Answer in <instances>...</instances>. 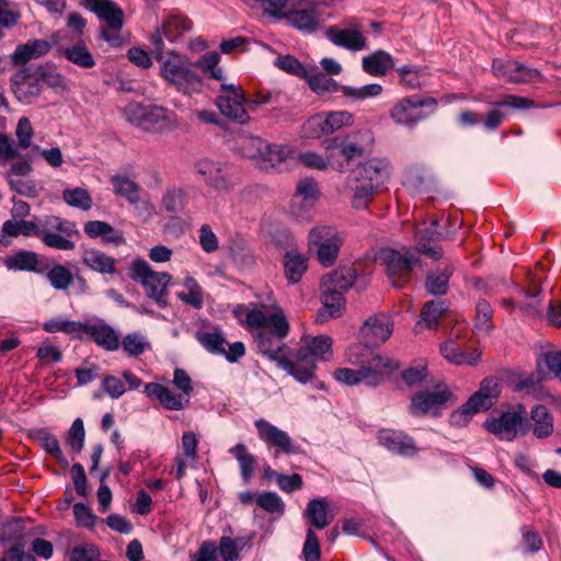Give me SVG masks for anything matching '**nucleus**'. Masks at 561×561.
Here are the masks:
<instances>
[{"instance_id": "obj_1", "label": "nucleus", "mask_w": 561, "mask_h": 561, "mask_svg": "<svg viewBox=\"0 0 561 561\" xmlns=\"http://www.w3.org/2000/svg\"><path fill=\"white\" fill-rule=\"evenodd\" d=\"M233 314L248 329H257L255 342L261 354L291 375L294 362L287 357L283 340L290 325L283 308L277 304L238 305Z\"/></svg>"}, {"instance_id": "obj_2", "label": "nucleus", "mask_w": 561, "mask_h": 561, "mask_svg": "<svg viewBox=\"0 0 561 561\" xmlns=\"http://www.w3.org/2000/svg\"><path fill=\"white\" fill-rule=\"evenodd\" d=\"M391 175V164L382 158H371L360 162L352 171L355 207H365L367 202L379 193Z\"/></svg>"}, {"instance_id": "obj_3", "label": "nucleus", "mask_w": 561, "mask_h": 561, "mask_svg": "<svg viewBox=\"0 0 561 561\" xmlns=\"http://www.w3.org/2000/svg\"><path fill=\"white\" fill-rule=\"evenodd\" d=\"M374 141V133L367 128L327 139L324 149L329 154L331 168L343 172L353 159L368 151Z\"/></svg>"}, {"instance_id": "obj_4", "label": "nucleus", "mask_w": 561, "mask_h": 561, "mask_svg": "<svg viewBox=\"0 0 561 561\" xmlns=\"http://www.w3.org/2000/svg\"><path fill=\"white\" fill-rule=\"evenodd\" d=\"M123 115L129 124L151 133L170 131L179 125L175 112L160 105L130 102L123 108Z\"/></svg>"}, {"instance_id": "obj_5", "label": "nucleus", "mask_w": 561, "mask_h": 561, "mask_svg": "<svg viewBox=\"0 0 561 561\" xmlns=\"http://www.w3.org/2000/svg\"><path fill=\"white\" fill-rule=\"evenodd\" d=\"M350 362L359 366L366 379V385L376 387L383 382L394 370L399 363L393 358L375 353L366 346H354L348 351Z\"/></svg>"}, {"instance_id": "obj_6", "label": "nucleus", "mask_w": 561, "mask_h": 561, "mask_svg": "<svg viewBox=\"0 0 561 561\" xmlns=\"http://www.w3.org/2000/svg\"><path fill=\"white\" fill-rule=\"evenodd\" d=\"M161 65V76L170 84L174 85L183 94L191 95L198 92L202 88V78L194 71L188 59L174 51L163 55Z\"/></svg>"}, {"instance_id": "obj_7", "label": "nucleus", "mask_w": 561, "mask_h": 561, "mask_svg": "<svg viewBox=\"0 0 561 561\" xmlns=\"http://www.w3.org/2000/svg\"><path fill=\"white\" fill-rule=\"evenodd\" d=\"M332 355V339L318 335L301 346L294 362L291 375L297 381L307 383L314 377L316 360L328 359Z\"/></svg>"}, {"instance_id": "obj_8", "label": "nucleus", "mask_w": 561, "mask_h": 561, "mask_svg": "<svg viewBox=\"0 0 561 561\" xmlns=\"http://www.w3.org/2000/svg\"><path fill=\"white\" fill-rule=\"evenodd\" d=\"M420 254L415 248H385L378 252L377 261L385 266L392 285L400 288L409 280L413 268L419 264Z\"/></svg>"}, {"instance_id": "obj_9", "label": "nucleus", "mask_w": 561, "mask_h": 561, "mask_svg": "<svg viewBox=\"0 0 561 561\" xmlns=\"http://www.w3.org/2000/svg\"><path fill=\"white\" fill-rule=\"evenodd\" d=\"M356 272L351 267H341L327 274L321 279V296L325 312L330 317L340 316L344 306V293L354 284Z\"/></svg>"}, {"instance_id": "obj_10", "label": "nucleus", "mask_w": 561, "mask_h": 561, "mask_svg": "<svg viewBox=\"0 0 561 561\" xmlns=\"http://www.w3.org/2000/svg\"><path fill=\"white\" fill-rule=\"evenodd\" d=\"M130 278L145 288L147 296L159 307L168 306V287L172 276L167 272H156L145 260H135L130 266Z\"/></svg>"}, {"instance_id": "obj_11", "label": "nucleus", "mask_w": 561, "mask_h": 561, "mask_svg": "<svg viewBox=\"0 0 561 561\" xmlns=\"http://www.w3.org/2000/svg\"><path fill=\"white\" fill-rule=\"evenodd\" d=\"M85 7L94 12L103 23L100 37L113 47L123 44L121 30L124 25L123 10L111 0H84Z\"/></svg>"}, {"instance_id": "obj_12", "label": "nucleus", "mask_w": 561, "mask_h": 561, "mask_svg": "<svg viewBox=\"0 0 561 561\" xmlns=\"http://www.w3.org/2000/svg\"><path fill=\"white\" fill-rule=\"evenodd\" d=\"M194 171L204 183L218 194H227L239 184L233 168L226 162L201 159L194 164Z\"/></svg>"}, {"instance_id": "obj_13", "label": "nucleus", "mask_w": 561, "mask_h": 561, "mask_svg": "<svg viewBox=\"0 0 561 561\" xmlns=\"http://www.w3.org/2000/svg\"><path fill=\"white\" fill-rule=\"evenodd\" d=\"M343 244L341 234L331 226H316L308 234V250L314 252L323 267L332 266Z\"/></svg>"}, {"instance_id": "obj_14", "label": "nucleus", "mask_w": 561, "mask_h": 561, "mask_svg": "<svg viewBox=\"0 0 561 561\" xmlns=\"http://www.w3.org/2000/svg\"><path fill=\"white\" fill-rule=\"evenodd\" d=\"M42 227L38 238L45 245L61 251L75 249L71 237L78 234V230L73 222L58 216H45L42 218Z\"/></svg>"}, {"instance_id": "obj_15", "label": "nucleus", "mask_w": 561, "mask_h": 561, "mask_svg": "<svg viewBox=\"0 0 561 561\" xmlns=\"http://www.w3.org/2000/svg\"><path fill=\"white\" fill-rule=\"evenodd\" d=\"M192 21L183 15L168 18L160 27L150 36L151 53L158 60L163 58L164 38L170 43L180 39L186 32L192 30Z\"/></svg>"}, {"instance_id": "obj_16", "label": "nucleus", "mask_w": 561, "mask_h": 561, "mask_svg": "<svg viewBox=\"0 0 561 561\" xmlns=\"http://www.w3.org/2000/svg\"><path fill=\"white\" fill-rule=\"evenodd\" d=\"M526 409L523 404H518L513 412H505L499 419L485 423L486 430L499 436L501 439L513 440L518 433L522 435L530 431V425L527 422Z\"/></svg>"}, {"instance_id": "obj_17", "label": "nucleus", "mask_w": 561, "mask_h": 561, "mask_svg": "<svg viewBox=\"0 0 561 561\" xmlns=\"http://www.w3.org/2000/svg\"><path fill=\"white\" fill-rule=\"evenodd\" d=\"M437 102L433 98H420L417 95L407 96L400 100L391 110L390 116L398 125L414 127L420 121L426 117L422 111L425 106L434 110Z\"/></svg>"}, {"instance_id": "obj_18", "label": "nucleus", "mask_w": 561, "mask_h": 561, "mask_svg": "<svg viewBox=\"0 0 561 561\" xmlns=\"http://www.w3.org/2000/svg\"><path fill=\"white\" fill-rule=\"evenodd\" d=\"M243 90L234 84H221V92L216 99V105L222 115L239 124H245L250 117L244 107Z\"/></svg>"}, {"instance_id": "obj_19", "label": "nucleus", "mask_w": 561, "mask_h": 561, "mask_svg": "<svg viewBox=\"0 0 561 561\" xmlns=\"http://www.w3.org/2000/svg\"><path fill=\"white\" fill-rule=\"evenodd\" d=\"M257 431L259 438L267 446L276 449V454L298 455L301 448L287 432L271 424L264 419H259L254 422Z\"/></svg>"}, {"instance_id": "obj_20", "label": "nucleus", "mask_w": 561, "mask_h": 561, "mask_svg": "<svg viewBox=\"0 0 561 561\" xmlns=\"http://www.w3.org/2000/svg\"><path fill=\"white\" fill-rule=\"evenodd\" d=\"M11 83L16 99L25 104L32 103L42 90L38 70L34 65L20 68L12 75Z\"/></svg>"}, {"instance_id": "obj_21", "label": "nucleus", "mask_w": 561, "mask_h": 561, "mask_svg": "<svg viewBox=\"0 0 561 561\" xmlns=\"http://www.w3.org/2000/svg\"><path fill=\"white\" fill-rule=\"evenodd\" d=\"M196 339L209 353L225 355L230 363L237 362L245 354L242 342L229 344L219 330L198 332Z\"/></svg>"}, {"instance_id": "obj_22", "label": "nucleus", "mask_w": 561, "mask_h": 561, "mask_svg": "<svg viewBox=\"0 0 561 561\" xmlns=\"http://www.w3.org/2000/svg\"><path fill=\"white\" fill-rule=\"evenodd\" d=\"M248 145L256 149V152L249 153V157L256 159L260 168L264 170L274 169L280 165V163L285 162L291 153L287 146L275 144L268 145L257 137L249 138Z\"/></svg>"}, {"instance_id": "obj_23", "label": "nucleus", "mask_w": 561, "mask_h": 561, "mask_svg": "<svg viewBox=\"0 0 561 561\" xmlns=\"http://www.w3.org/2000/svg\"><path fill=\"white\" fill-rule=\"evenodd\" d=\"M393 324L385 313L369 317L360 329V346L375 347L385 343L392 334Z\"/></svg>"}, {"instance_id": "obj_24", "label": "nucleus", "mask_w": 561, "mask_h": 561, "mask_svg": "<svg viewBox=\"0 0 561 561\" xmlns=\"http://www.w3.org/2000/svg\"><path fill=\"white\" fill-rule=\"evenodd\" d=\"M492 71L496 78L508 82L523 83L535 80L539 72L514 59H494Z\"/></svg>"}, {"instance_id": "obj_25", "label": "nucleus", "mask_w": 561, "mask_h": 561, "mask_svg": "<svg viewBox=\"0 0 561 561\" xmlns=\"http://www.w3.org/2000/svg\"><path fill=\"white\" fill-rule=\"evenodd\" d=\"M437 228H438V220L433 218V219H431L428 226H426L424 228H420L415 232V241H416L415 249L420 253H424L434 260L442 259V256H443L442 248L440 247H438V248L428 247L427 242L438 241L442 239H450L454 234V232H451L449 230L439 231Z\"/></svg>"}, {"instance_id": "obj_26", "label": "nucleus", "mask_w": 561, "mask_h": 561, "mask_svg": "<svg viewBox=\"0 0 561 561\" xmlns=\"http://www.w3.org/2000/svg\"><path fill=\"white\" fill-rule=\"evenodd\" d=\"M318 197L319 190L317 182L312 179L300 180L297 184L295 195L291 198V214L298 218L305 219Z\"/></svg>"}, {"instance_id": "obj_27", "label": "nucleus", "mask_w": 561, "mask_h": 561, "mask_svg": "<svg viewBox=\"0 0 561 561\" xmlns=\"http://www.w3.org/2000/svg\"><path fill=\"white\" fill-rule=\"evenodd\" d=\"M493 105L495 106V108L490 110L485 114V119L483 121V127L488 131H493L497 129L504 122L505 114L499 110L500 107L526 110L534 106V102L523 96L506 95L502 100L494 102Z\"/></svg>"}, {"instance_id": "obj_28", "label": "nucleus", "mask_w": 561, "mask_h": 561, "mask_svg": "<svg viewBox=\"0 0 561 561\" xmlns=\"http://www.w3.org/2000/svg\"><path fill=\"white\" fill-rule=\"evenodd\" d=\"M378 439L380 445L389 451L403 457H412L419 451L413 438L401 431L381 430L378 433Z\"/></svg>"}, {"instance_id": "obj_29", "label": "nucleus", "mask_w": 561, "mask_h": 561, "mask_svg": "<svg viewBox=\"0 0 561 561\" xmlns=\"http://www.w3.org/2000/svg\"><path fill=\"white\" fill-rule=\"evenodd\" d=\"M144 393L151 400H157L167 410L181 411L190 404V399L182 393H174L170 388L158 382L146 383Z\"/></svg>"}, {"instance_id": "obj_30", "label": "nucleus", "mask_w": 561, "mask_h": 561, "mask_svg": "<svg viewBox=\"0 0 561 561\" xmlns=\"http://www.w3.org/2000/svg\"><path fill=\"white\" fill-rule=\"evenodd\" d=\"M451 393L444 389L437 391H420L412 397L410 411L414 415H423L445 404Z\"/></svg>"}, {"instance_id": "obj_31", "label": "nucleus", "mask_w": 561, "mask_h": 561, "mask_svg": "<svg viewBox=\"0 0 561 561\" xmlns=\"http://www.w3.org/2000/svg\"><path fill=\"white\" fill-rule=\"evenodd\" d=\"M56 45L58 46V51L71 64L84 69H90L95 66L94 57L84 41L78 39L70 43L57 42Z\"/></svg>"}, {"instance_id": "obj_32", "label": "nucleus", "mask_w": 561, "mask_h": 561, "mask_svg": "<svg viewBox=\"0 0 561 561\" xmlns=\"http://www.w3.org/2000/svg\"><path fill=\"white\" fill-rule=\"evenodd\" d=\"M57 41L49 42L47 39H28L26 43L18 45L11 60L14 65L25 66L32 59L39 58L49 53Z\"/></svg>"}, {"instance_id": "obj_33", "label": "nucleus", "mask_w": 561, "mask_h": 561, "mask_svg": "<svg viewBox=\"0 0 561 561\" xmlns=\"http://www.w3.org/2000/svg\"><path fill=\"white\" fill-rule=\"evenodd\" d=\"M285 21L302 33H313L320 27V13L314 7L287 10Z\"/></svg>"}, {"instance_id": "obj_34", "label": "nucleus", "mask_w": 561, "mask_h": 561, "mask_svg": "<svg viewBox=\"0 0 561 561\" xmlns=\"http://www.w3.org/2000/svg\"><path fill=\"white\" fill-rule=\"evenodd\" d=\"M84 336H90L99 346L107 351L119 347L118 334L102 320L87 321Z\"/></svg>"}, {"instance_id": "obj_35", "label": "nucleus", "mask_w": 561, "mask_h": 561, "mask_svg": "<svg viewBox=\"0 0 561 561\" xmlns=\"http://www.w3.org/2000/svg\"><path fill=\"white\" fill-rule=\"evenodd\" d=\"M329 39L336 46L357 51L366 48V38L358 28L330 27L327 32Z\"/></svg>"}, {"instance_id": "obj_36", "label": "nucleus", "mask_w": 561, "mask_h": 561, "mask_svg": "<svg viewBox=\"0 0 561 561\" xmlns=\"http://www.w3.org/2000/svg\"><path fill=\"white\" fill-rule=\"evenodd\" d=\"M304 516L317 528L323 529L334 519L325 497L312 499L308 502Z\"/></svg>"}, {"instance_id": "obj_37", "label": "nucleus", "mask_w": 561, "mask_h": 561, "mask_svg": "<svg viewBox=\"0 0 561 561\" xmlns=\"http://www.w3.org/2000/svg\"><path fill=\"white\" fill-rule=\"evenodd\" d=\"M454 273V266L444 262L436 271L428 272L425 280L426 290L435 296L445 295L449 288V278Z\"/></svg>"}, {"instance_id": "obj_38", "label": "nucleus", "mask_w": 561, "mask_h": 561, "mask_svg": "<svg viewBox=\"0 0 561 561\" xmlns=\"http://www.w3.org/2000/svg\"><path fill=\"white\" fill-rule=\"evenodd\" d=\"M493 404V402L484 400L474 392L459 410L451 414V423L456 425L466 424L473 414L486 411Z\"/></svg>"}, {"instance_id": "obj_39", "label": "nucleus", "mask_w": 561, "mask_h": 561, "mask_svg": "<svg viewBox=\"0 0 561 561\" xmlns=\"http://www.w3.org/2000/svg\"><path fill=\"white\" fill-rule=\"evenodd\" d=\"M83 231L88 237L92 239L102 238L107 243L121 244L125 241L122 232L102 220L87 221L83 226Z\"/></svg>"}, {"instance_id": "obj_40", "label": "nucleus", "mask_w": 561, "mask_h": 561, "mask_svg": "<svg viewBox=\"0 0 561 561\" xmlns=\"http://www.w3.org/2000/svg\"><path fill=\"white\" fill-rule=\"evenodd\" d=\"M284 270L286 279L290 284H297L308 270V260L298 251L289 250L284 256Z\"/></svg>"}, {"instance_id": "obj_41", "label": "nucleus", "mask_w": 561, "mask_h": 561, "mask_svg": "<svg viewBox=\"0 0 561 561\" xmlns=\"http://www.w3.org/2000/svg\"><path fill=\"white\" fill-rule=\"evenodd\" d=\"M530 420L534 422L533 434L537 438H547L553 433V416L548 408L542 404L535 405L530 411Z\"/></svg>"}, {"instance_id": "obj_42", "label": "nucleus", "mask_w": 561, "mask_h": 561, "mask_svg": "<svg viewBox=\"0 0 561 561\" xmlns=\"http://www.w3.org/2000/svg\"><path fill=\"white\" fill-rule=\"evenodd\" d=\"M229 454L232 455L239 463L240 476L244 483H249L255 472L256 457L252 455L243 443L231 447Z\"/></svg>"}, {"instance_id": "obj_43", "label": "nucleus", "mask_w": 561, "mask_h": 561, "mask_svg": "<svg viewBox=\"0 0 561 561\" xmlns=\"http://www.w3.org/2000/svg\"><path fill=\"white\" fill-rule=\"evenodd\" d=\"M363 69L371 76H385L394 67L393 58L385 50H377L362 60Z\"/></svg>"}, {"instance_id": "obj_44", "label": "nucleus", "mask_w": 561, "mask_h": 561, "mask_svg": "<svg viewBox=\"0 0 561 561\" xmlns=\"http://www.w3.org/2000/svg\"><path fill=\"white\" fill-rule=\"evenodd\" d=\"M110 182L116 195L126 198L133 205L139 203L141 187L129 176L115 174L111 178Z\"/></svg>"}, {"instance_id": "obj_45", "label": "nucleus", "mask_w": 561, "mask_h": 561, "mask_svg": "<svg viewBox=\"0 0 561 561\" xmlns=\"http://www.w3.org/2000/svg\"><path fill=\"white\" fill-rule=\"evenodd\" d=\"M82 261L91 270L102 274H114L116 272L115 260L96 249L85 250L82 254Z\"/></svg>"}, {"instance_id": "obj_46", "label": "nucleus", "mask_w": 561, "mask_h": 561, "mask_svg": "<svg viewBox=\"0 0 561 561\" xmlns=\"http://www.w3.org/2000/svg\"><path fill=\"white\" fill-rule=\"evenodd\" d=\"M3 263L8 270L36 272L38 257L35 252L21 250L5 256Z\"/></svg>"}, {"instance_id": "obj_47", "label": "nucleus", "mask_w": 561, "mask_h": 561, "mask_svg": "<svg viewBox=\"0 0 561 561\" xmlns=\"http://www.w3.org/2000/svg\"><path fill=\"white\" fill-rule=\"evenodd\" d=\"M440 353L448 362L455 365H472L481 357L480 352H474L472 354L463 353L460 351L459 345L453 340H448L440 345Z\"/></svg>"}, {"instance_id": "obj_48", "label": "nucleus", "mask_w": 561, "mask_h": 561, "mask_svg": "<svg viewBox=\"0 0 561 561\" xmlns=\"http://www.w3.org/2000/svg\"><path fill=\"white\" fill-rule=\"evenodd\" d=\"M304 78L307 79L309 88L320 95L328 92H341V88L343 87L328 77V75L317 70L307 71Z\"/></svg>"}, {"instance_id": "obj_49", "label": "nucleus", "mask_w": 561, "mask_h": 561, "mask_svg": "<svg viewBox=\"0 0 561 561\" xmlns=\"http://www.w3.org/2000/svg\"><path fill=\"white\" fill-rule=\"evenodd\" d=\"M184 291L178 294V298L195 308L201 309L204 305V293L197 280L192 276H186L183 280Z\"/></svg>"}, {"instance_id": "obj_50", "label": "nucleus", "mask_w": 561, "mask_h": 561, "mask_svg": "<svg viewBox=\"0 0 561 561\" xmlns=\"http://www.w3.org/2000/svg\"><path fill=\"white\" fill-rule=\"evenodd\" d=\"M248 540L244 537L231 538L229 536H224L219 540L218 557L221 558L222 561H238L240 558V552L243 550Z\"/></svg>"}, {"instance_id": "obj_51", "label": "nucleus", "mask_w": 561, "mask_h": 561, "mask_svg": "<svg viewBox=\"0 0 561 561\" xmlns=\"http://www.w3.org/2000/svg\"><path fill=\"white\" fill-rule=\"evenodd\" d=\"M187 204V193L184 187L172 186L169 187L162 195L161 207L167 213L181 211Z\"/></svg>"}, {"instance_id": "obj_52", "label": "nucleus", "mask_w": 561, "mask_h": 561, "mask_svg": "<svg viewBox=\"0 0 561 561\" xmlns=\"http://www.w3.org/2000/svg\"><path fill=\"white\" fill-rule=\"evenodd\" d=\"M290 0H248L250 8L259 10L263 15L276 20H285V8Z\"/></svg>"}, {"instance_id": "obj_53", "label": "nucleus", "mask_w": 561, "mask_h": 561, "mask_svg": "<svg viewBox=\"0 0 561 561\" xmlns=\"http://www.w3.org/2000/svg\"><path fill=\"white\" fill-rule=\"evenodd\" d=\"M41 79V83L44 82L47 87L54 89L57 92H65L69 89L68 82L65 77L51 65H39L36 66Z\"/></svg>"}, {"instance_id": "obj_54", "label": "nucleus", "mask_w": 561, "mask_h": 561, "mask_svg": "<svg viewBox=\"0 0 561 561\" xmlns=\"http://www.w3.org/2000/svg\"><path fill=\"white\" fill-rule=\"evenodd\" d=\"M447 310V306L443 300H432L424 305L422 310V319L417 325H425L426 328H435L438 324L440 316Z\"/></svg>"}, {"instance_id": "obj_55", "label": "nucleus", "mask_w": 561, "mask_h": 561, "mask_svg": "<svg viewBox=\"0 0 561 561\" xmlns=\"http://www.w3.org/2000/svg\"><path fill=\"white\" fill-rule=\"evenodd\" d=\"M64 201L72 207L88 210L92 207V197L89 192L81 187L66 188L62 192Z\"/></svg>"}, {"instance_id": "obj_56", "label": "nucleus", "mask_w": 561, "mask_h": 561, "mask_svg": "<svg viewBox=\"0 0 561 561\" xmlns=\"http://www.w3.org/2000/svg\"><path fill=\"white\" fill-rule=\"evenodd\" d=\"M219 60L220 56L217 51H208L195 62V66L205 73H209L211 78L221 81L224 80V70L218 67Z\"/></svg>"}, {"instance_id": "obj_57", "label": "nucleus", "mask_w": 561, "mask_h": 561, "mask_svg": "<svg viewBox=\"0 0 561 561\" xmlns=\"http://www.w3.org/2000/svg\"><path fill=\"white\" fill-rule=\"evenodd\" d=\"M47 279L55 289L67 290L73 282V276L64 265H55L48 271Z\"/></svg>"}, {"instance_id": "obj_58", "label": "nucleus", "mask_w": 561, "mask_h": 561, "mask_svg": "<svg viewBox=\"0 0 561 561\" xmlns=\"http://www.w3.org/2000/svg\"><path fill=\"white\" fill-rule=\"evenodd\" d=\"M341 92L346 98L359 101L378 96L382 92V87L378 83H370L360 88L344 85L341 88Z\"/></svg>"}, {"instance_id": "obj_59", "label": "nucleus", "mask_w": 561, "mask_h": 561, "mask_svg": "<svg viewBox=\"0 0 561 561\" xmlns=\"http://www.w3.org/2000/svg\"><path fill=\"white\" fill-rule=\"evenodd\" d=\"M122 346L129 356H139L150 347V343L140 333H129L123 339Z\"/></svg>"}, {"instance_id": "obj_60", "label": "nucleus", "mask_w": 561, "mask_h": 561, "mask_svg": "<svg viewBox=\"0 0 561 561\" xmlns=\"http://www.w3.org/2000/svg\"><path fill=\"white\" fill-rule=\"evenodd\" d=\"M256 504L265 512L283 514L285 504L280 496L275 492H263L256 496Z\"/></svg>"}, {"instance_id": "obj_61", "label": "nucleus", "mask_w": 561, "mask_h": 561, "mask_svg": "<svg viewBox=\"0 0 561 561\" xmlns=\"http://www.w3.org/2000/svg\"><path fill=\"white\" fill-rule=\"evenodd\" d=\"M84 438L85 432L83 421L81 419H76L68 432L66 439L67 444L73 453L79 454L84 446Z\"/></svg>"}, {"instance_id": "obj_62", "label": "nucleus", "mask_w": 561, "mask_h": 561, "mask_svg": "<svg viewBox=\"0 0 561 561\" xmlns=\"http://www.w3.org/2000/svg\"><path fill=\"white\" fill-rule=\"evenodd\" d=\"M353 115L346 111L331 112L324 115L328 134L352 124Z\"/></svg>"}, {"instance_id": "obj_63", "label": "nucleus", "mask_w": 561, "mask_h": 561, "mask_svg": "<svg viewBox=\"0 0 561 561\" xmlns=\"http://www.w3.org/2000/svg\"><path fill=\"white\" fill-rule=\"evenodd\" d=\"M305 561H320L321 550L316 533L312 529L307 530L306 540L302 548Z\"/></svg>"}, {"instance_id": "obj_64", "label": "nucleus", "mask_w": 561, "mask_h": 561, "mask_svg": "<svg viewBox=\"0 0 561 561\" xmlns=\"http://www.w3.org/2000/svg\"><path fill=\"white\" fill-rule=\"evenodd\" d=\"M334 378L346 386H356L358 383H366L363 370L358 367L353 368H339L334 371Z\"/></svg>"}]
</instances>
